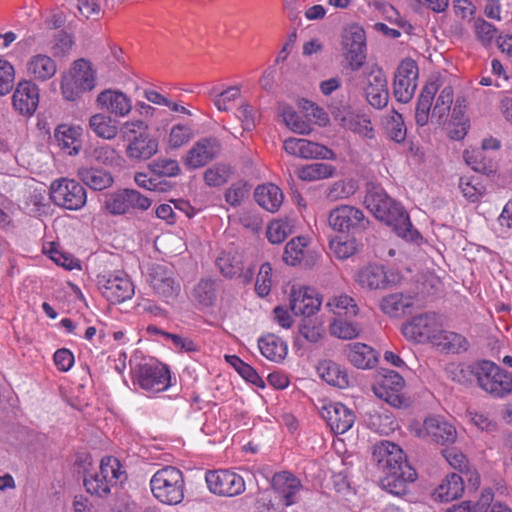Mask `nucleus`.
Wrapping results in <instances>:
<instances>
[{
    "instance_id": "obj_49",
    "label": "nucleus",
    "mask_w": 512,
    "mask_h": 512,
    "mask_svg": "<svg viewBox=\"0 0 512 512\" xmlns=\"http://www.w3.org/2000/svg\"><path fill=\"white\" fill-rule=\"evenodd\" d=\"M331 335L344 340L357 338L362 329L357 322H349L343 319H334L329 325Z\"/></svg>"
},
{
    "instance_id": "obj_10",
    "label": "nucleus",
    "mask_w": 512,
    "mask_h": 512,
    "mask_svg": "<svg viewBox=\"0 0 512 512\" xmlns=\"http://www.w3.org/2000/svg\"><path fill=\"white\" fill-rule=\"evenodd\" d=\"M147 281L154 293L166 303L173 302L181 292V283L175 272L165 265H152L148 269Z\"/></svg>"
},
{
    "instance_id": "obj_55",
    "label": "nucleus",
    "mask_w": 512,
    "mask_h": 512,
    "mask_svg": "<svg viewBox=\"0 0 512 512\" xmlns=\"http://www.w3.org/2000/svg\"><path fill=\"white\" fill-rule=\"evenodd\" d=\"M463 157L467 165L474 171L481 173H488L491 171L490 160L484 155L483 149H470L465 150Z\"/></svg>"
},
{
    "instance_id": "obj_3",
    "label": "nucleus",
    "mask_w": 512,
    "mask_h": 512,
    "mask_svg": "<svg viewBox=\"0 0 512 512\" xmlns=\"http://www.w3.org/2000/svg\"><path fill=\"white\" fill-rule=\"evenodd\" d=\"M126 479V471L119 459L106 456L101 459L98 471L85 474L84 487L87 493L102 498L108 496L113 487Z\"/></svg>"
},
{
    "instance_id": "obj_42",
    "label": "nucleus",
    "mask_w": 512,
    "mask_h": 512,
    "mask_svg": "<svg viewBox=\"0 0 512 512\" xmlns=\"http://www.w3.org/2000/svg\"><path fill=\"white\" fill-rule=\"evenodd\" d=\"M413 305V298L401 293L390 294L381 300L380 307L390 317H401Z\"/></svg>"
},
{
    "instance_id": "obj_39",
    "label": "nucleus",
    "mask_w": 512,
    "mask_h": 512,
    "mask_svg": "<svg viewBox=\"0 0 512 512\" xmlns=\"http://www.w3.org/2000/svg\"><path fill=\"white\" fill-rule=\"evenodd\" d=\"M81 135L79 127H72L69 125H59L55 132L54 137L58 146L67 151L69 155H76L79 153L81 144L79 137Z\"/></svg>"
},
{
    "instance_id": "obj_21",
    "label": "nucleus",
    "mask_w": 512,
    "mask_h": 512,
    "mask_svg": "<svg viewBox=\"0 0 512 512\" xmlns=\"http://www.w3.org/2000/svg\"><path fill=\"white\" fill-rule=\"evenodd\" d=\"M405 385L403 377L392 370H384L380 373L373 385V392L379 398L393 407L402 405L401 390Z\"/></svg>"
},
{
    "instance_id": "obj_56",
    "label": "nucleus",
    "mask_w": 512,
    "mask_h": 512,
    "mask_svg": "<svg viewBox=\"0 0 512 512\" xmlns=\"http://www.w3.org/2000/svg\"><path fill=\"white\" fill-rule=\"evenodd\" d=\"M194 298L204 306L213 304L216 298L215 282L210 279H202L194 288Z\"/></svg>"
},
{
    "instance_id": "obj_26",
    "label": "nucleus",
    "mask_w": 512,
    "mask_h": 512,
    "mask_svg": "<svg viewBox=\"0 0 512 512\" xmlns=\"http://www.w3.org/2000/svg\"><path fill=\"white\" fill-rule=\"evenodd\" d=\"M321 414L336 434H344L351 429L356 418L353 410L340 402H331L324 405Z\"/></svg>"
},
{
    "instance_id": "obj_18",
    "label": "nucleus",
    "mask_w": 512,
    "mask_h": 512,
    "mask_svg": "<svg viewBox=\"0 0 512 512\" xmlns=\"http://www.w3.org/2000/svg\"><path fill=\"white\" fill-rule=\"evenodd\" d=\"M373 460L383 473L392 472L402 469L404 464H409L402 448L390 441H380L373 447Z\"/></svg>"
},
{
    "instance_id": "obj_63",
    "label": "nucleus",
    "mask_w": 512,
    "mask_h": 512,
    "mask_svg": "<svg viewBox=\"0 0 512 512\" xmlns=\"http://www.w3.org/2000/svg\"><path fill=\"white\" fill-rule=\"evenodd\" d=\"M291 232V225L287 221L275 220L268 225L266 235L271 243L279 244L283 242Z\"/></svg>"
},
{
    "instance_id": "obj_32",
    "label": "nucleus",
    "mask_w": 512,
    "mask_h": 512,
    "mask_svg": "<svg viewBox=\"0 0 512 512\" xmlns=\"http://www.w3.org/2000/svg\"><path fill=\"white\" fill-rule=\"evenodd\" d=\"M336 120L340 121L341 125L365 138L372 139L374 137V129L371 121L365 115H360L349 108L339 110L335 115Z\"/></svg>"
},
{
    "instance_id": "obj_11",
    "label": "nucleus",
    "mask_w": 512,
    "mask_h": 512,
    "mask_svg": "<svg viewBox=\"0 0 512 512\" xmlns=\"http://www.w3.org/2000/svg\"><path fill=\"white\" fill-rule=\"evenodd\" d=\"M151 200L133 189H122L106 196L104 207L111 215H124L135 210L145 211Z\"/></svg>"
},
{
    "instance_id": "obj_13",
    "label": "nucleus",
    "mask_w": 512,
    "mask_h": 512,
    "mask_svg": "<svg viewBox=\"0 0 512 512\" xmlns=\"http://www.w3.org/2000/svg\"><path fill=\"white\" fill-rule=\"evenodd\" d=\"M343 55L353 71L359 70L366 60V35L362 27L352 24L342 33Z\"/></svg>"
},
{
    "instance_id": "obj_43",
    "label": "nucleus",
    "mask_w": 512,
    "mask_h": 512,
    "mask_svg": "<svg viewBox=\"0 0 512 512\" xmlns=\"http://www.w3.org/2000/svg\"><path fill=\"white\" fill-rule=\"evenodd\" d=\"M335 171V167L330 164L316 162L300 167L297 170V176L303 181L313 182L330 178Z\"/></svg>"
},
{
    "instance_id": "obj_53",
    "label": "nucleus",
    "mask_w": 512,
    "mask_h": 512,
    "mask_svg": "<svg viewBox=\"0 0 512 512\" xmlns=\"http://www.w3.org/2000/svg\"><path fill=\"white\" fill-rule=\"evenodd\" d=\"M151 172L158 177H175L180 173V166L177 160L158 158L149 164Z\"/></svg>"
},
{
    "instance_id": "obj_60",
    "label": "nucleus",
    "mask_w": 512,
    "mask_h": 512,
    "mask_svg": "<svg viewBox=\"0 0 512 512\" xmlns=\"http://www.w3.org/2000/svg\"><path fill=\"white\" fill-rule=\"evenodd\" d=\"M216 265L223 276L233 278L240 275L243 267L242 262L234 256L222 253L216 260Z\"/></svg>"
},
{
    "instance_id": "obj_25",
    "label": "nucleus",
    "mask_w": 512,
    "mask_h": 512,
    "mask_svg": "<svg viewBox=\"0 0 512 512\" xmlns=\"http://www.w3.org/2000/svg\"><path fill=\"white\" fill-rule=\"evenodd\" d=\"M39 87L29 80L20 81L12 95V106L22 116H32L39 105Z\"/></svg>"
},
{
    "instance_id": "obj_17",
    "label": "nucleus",
    "mask_w": 512,
    "mask_h": 512,
    "mask_svg": "<svg viewBox=\"0 0 512 512\" xmlns=\"http://www.w3.org/2000/svg\"><path fill=\"white\" fill-rule=\"evenodd\" d=\"M205 480L210 492L219 496L233 497L245 491L244 479L230 470L208 471Z\"/></svg>"
},
{
    "instance_id": "obj_23",
    "label": "nucleus",
    "mask_w": 512,
    "mask_h": 512,
    "mask_svg": "<svg viewBox=\"0 0 512 512\" xmlns=\"http://www.w3.org/2000/svg\"><path fill=\"white\" fill-rule=\"evenodd\" d=\"M221 151L220 141L216 137H203L197 140L187 151L184 164L189 169H197L214 160Z\"/></svg>"
},
{
    "instance_id": "obj_9",
    "label": "nucleus",
    "mask_w": 512,
    "mask_h": 512,
    "mask_svg": "<svg viewBox=\"0 0 512 512\" xmlns=\"http://www.w3.org/2000/svg\"><path fill=\"white\" fill-rule=\"evenodd\" d=\"M50 199L60 207L79 210L86 204L87 193L77 181L61 178L51 183Z\"/></svg>"
},
{
    "instance_id": "obj_36",
    "label": "nucleus",
    "mask_w": 512,
    "mask_h": 512,
    "mask_svg": "<svg viewBox=\"0 0 512 512\" xmlns=\"http://www.w3.org/2000/svg\"><path fill=\"white\" fill-rule=\"evenodd\" d=\"M26 68L28 75L39 81H46L52 78L57 71L55 61L44 54L32 56L28 60Z\"/></svg>"
},
{
    "instance_id": "obj_15",
    "label": "nucleus",
    "mask_w": 512,
    "mask_h": 512,
    "mask_svg": "<svg viewBox=\"0 0 512 512\" xmlns=\"http://www.w3.org/2000/svg\"><path fill=\"white\" fill-rule=\"evenodd\" d=\"M417 63L406 58L399 64L393 82V94L398 102L408 103L414 96L417 87Z\"/></svg>"
},
{
    "instance_id": "obj_19",
    "label": "nucleus",
    "mask_w": 512,
    "mask_h": 512,
    "mask_svg": "<svg viewBox=\"0 0 512 512\" xmlns=\"http://www.w3.org/2000/svg\"><path fill=\"white\" fill-rule=\"evenodd\" d=\"M283 149L287 154L301 159H336L333 150L305 138L289 137L284 140Z\"/></svg>"
},
{
    "instance_id": "obj_40",
    "label": "nucleus",
    "mask_w": 512,
    "mask_h": 512,
    "mask_svg": "<svg viewBox=\"0 0 512 512\" xmlns=\"http://www.w3.org/2000/svg\"><path fill=\"white\" fill-rule=\"evenodd\" d=\"M261 354L274 362L282 361L287 355V344L274 334H267L258 340Z\"/></svg>"
},
{
    "instance_id": "obj_50",
    "label": "nucleus",
    "mask_w": 512,
    "mask_h": 512,
    "mask_svg": "<svg viewBox=\"0 0 512 512\" xmlns=\"http://www.w3.org/2000/svg\"><path fill=\"white\" fill-rule=\"evenodd\" d=\"M357 188V183L352 179L339 180L329 187L327 198L330 201L344 200L354 195Z\"/></svg>"
},
{
    "instance_id": "obj_47",
    "label": "nucleus",
    "mask_w": 512,
    "mask_h": 512,
    "mask_svg": "<svg viewBox=\"0 0 512 512\" xmlns=\"http://www.w3.org/2000/svg\"><path fill=\"white\" fill-rule=\"evenodd\" d=\"M89 125L97 136L104 139L111 140L118 133L116 122L111 117L103 114L93 115L90 118Z\"/></svg>"
},
{
    "instance_id": "obj_52",
    "label": "nucleus",
    "mask_w": 512,
    "mask_h": 512,
    "mask_svg": "<svg viewBox=\"0 0 512 512\" xmlns=\"http://www.w3.org/2000/svg\"><path fill=\"white\" fill-rule=\"evenodd\" d=\"M330 249L339 259H347L357 252V243L354 238L338 236L330 241Z\"/></svg>"
},
{
    "instance_id": "obj_22",
    "label": "nucleus",
    "mask_w": 512,
    "mask_h": 512,
    "mask_svg": "<svg viewBox=\"0 0 512 512\" xmlns=\"http://www.w3.org/2000/svg\"><path fill=\"white\" fill-rule=\"evenodd\" d=\"M322 298L313 289L302 285H293L289 295V305L294 315L310 317L321 307Z\"/></svg>"
},
{
    "instance_id": "obj_51",
    "label": "nucleus",
    "mask_w": 512,
    "mask_h": 512,
    "mask_svg": "<svg viewBox=\"0 0 512 512\" xmlns=\"http://www.w3.org/2000/svg\"><path fill=\"white\" fill-rule=\"evenodd\" d=\"M209 95L213 97L214 105L220 111H227L229 103L235 101L240 96V89L236 86H231L224 91H220L217 87H212Z\"/></svg>"
},
{
    "instance_id": "obj_41",
    "label": "nucleus",
    "mask_w": 512,
    "mask_h": 512,
    "mask_svg": "<svg viewBox=\"0 0 512 512\" xmlns=\"http://www.w3.org/2000/svg\"><path fill=\"white\" fill-rule=\"evenodd\" d=\"M433 346L437 347L440 351L460 353L468 349L469 342L462 334L444 330L442 326L438 333L437 341L434 342Z\"/></svg>"
},
{
    "instance_id": "obj_34",
    "label": "nucleus",
    "mask_w": 512,
    "mask_h": 512,
    "mask_svg": "<svg viewBox=\"0 0 512 512\" xmlns=\"http://www.w3.org/2000/svg\"><path fill=\"white\" fill-rule=\"evenodd\" d=\"M317 372L319 376L329 385L338 387L340 389H345L350 384L346 369L334 361H321L317 366Z\"/></svg>"
},
{
    "instance_id": "obj_6",
    "label": "nucleus",
    "mask_w": 512,
    "mask_h": 512,
    "mask_svg": "<svg viewBox=\"0 0 512 512\" xmlns=\"http://www.w3.org/2000/svg\"><path fill=\"white\" fill-rule=\"evenodd\" d=\"M133 383L148 394H156L171 386L168 367L154 360L137 364L132 369Z\"/></svg>"
},
{
    "instance_id": "obj_64",
    "label": "nucleus",
    "mask_w": 512,
    "mask_h": 512,
    "mask_svg": "<svg viewBox=\"0 0 512 512\" xmlns=\"http://www.w3.org/2000/svg\"><path fill=\"white\" fill-rule=\"evenodd\" d=\"M193 136L192 129L183 124L174 125L169 134L168 144L170 148L177 149L190 141Z\"/></svg>"
},
{
    "instance_id": "obj_14",
    "label": "nucleus",
    "mask_w": 512,
    "mask_h": 512,
    "mask_svg": "<svg viewBox=\"0 0 512 512\" xmlns=\"http://www.w3.org/2000/svg\"><path fill=\"white\" fill-rule=\"evenodd\" d=\"M401 275L394 270L386 269L383 265L369 264L361 268L355 281L365 290L387 289L400 282Z\"/></svg>"
},
{
    "instance_id": "obj_2",
    "label": "nucleus",
    "mask_w": 512,
    "mask_h": 512,
    "mask_svg": "<svg viewBox=\"0 0 512 512\" xmlns=\"http://www.w3.org/2000/svg\"><path fill=\"white\" fill-rule=\"evenodd\" d=\"M147 130L142 120L127 121L121 126V138L127 143L125 153L131 161H146L158 152V141Z\"/></svg>"
},
{
    "instance_id": "obj_28",
    "label": "nucleus",
    "mask_w": 512,
    "mask_h": 512,
    "mask_svg": "<svg viewBox=\"0 0 512 512\" xmlns=\"http://www.w3.org/2000/svg\"><path fill=\"white\" fill-rule=\"evenodd\" d=\"M317 255L308 248V240L305 237L291 239L285 246L283 260L286 264L296 266L304 264L313 265Z\"/></svg>"
},
{
    "instance_id": "obj_48",
    "label": "nucleus",
    "mask_w": 512,
    "mask_h": 512,
    "mask_svg": "<svg viewBox=\"0 0 512 512\" xmlns=\"http://www.w3.org/2000/svg\"><path fill=\"white\" fill-rule=\"evenodd\" d=\"M453 95L454 93L451 86H445L441 90L431 112L432 119H436L438 123L446 119L453 103Z\"/></svg>"
},
{
    "instance_id": "obj_57",
    "label": "nucleus",
    "mask_w": 512,
    "mask_h": 512,
    "mask_svg": "<svg viewBox=\"0 0 512 512\" xmlns=\"http://www.w3.org/2000/svg\"><path fill=\"white\" fill-rule=\"evenodd\" d=\"M459 188L463 196L470 202L478 201L485 192L484 186L474 177H462Z\"/></svg>"
},
{
    "instance_id": "obj_46",
    "label": "nucleus",
    "mask_w": 512,
    "mask_h": 512,
    "mask_svg": "<svg viewBox=\"0 0 512 512\" xmlns=\"http://www.w3.org/2000/svg\"><path fill=\"white\" fill-rule=\"evenodd\" d=\"M326 308L338 316L354 317L359 312L355 300L346 294L331 297L326 303Z\"/></svg>"
},
{
    "instance_id": "obj_1",
    "label": "nucleus",
    "mask_w": 512,
    "mask_h": 512,
    "mask_svg": "<svg viewBox=\"0 0 512 512\" xmlns=\"http://www.w3.org/2000/svg\"><path fill=\"white\" fill-rule=\"evenodd\" d=\"M364 202L376 218L385 222L401 238L416 241L420 234L413 228L404 208L390 198L384 189L377 185L369 187Z\"/></svg>"
},
{
    "instance_id": "obj_20",
    "label": "nucleus",
    "mask_w": 512,
    "mask_h": 512,
    "mask_svg": "<svg viewBox=\"0 0 512 512\" xmlns=\"http://www.w3.org/2000/svg\"><path fill=\"white\" fill-rule=\"evenodd\" d=\"M329 225L338 232H356L364 229L366 220L359 208L350 205H340L329 213Z\"/></svg>"
},
{
    "instance_id": "obj_61",
    "label": "nucleus",
    "mask_w": 512,
    "mask_h": 512,
    "mask_svg": "<svg viewBox=\"0 0 512 512\" xmlns=\"http://www.w3.org/2000/svg\"><path fill=\"white\" fill-rule=\"evenodd\" d=\"M473 28L477 40L483 46L491 45L497 34V28L493 24L478 18L474 21Z\"/></svg>"
},
{
    "instance_id": "obj_37",
    "label": "nucleus",
    "mask_w": 512,
    "mask_h": 512,
    "mask_svg": "<svg viewBox=\"0 0 512 512\" xmlns=\"http://www.w3.org/2000/svg\"><path fill=\"white\" fill-rule=\"evenodd\" d=\"M464 492V481L456 473L447 475L440 485L435 489L433 496L436 500L449 502L462 496Z\"/></svg>"
},
{
    "instance_id": "obj_45",
    "label": "nucleus",
    "mask_w": 512,
    "mask_h": 512,
    "mask_svg": "<svg viewBox=\"0 0 512 512\" xmlns=\"http://www.w3.org/2000/svg\"><path fill=\"white\" fill-rule=\"evenodd\" d=\"M281 116L286 127L294 133L306 135L312 130L310 123L288 105L281 106Z\"/></svg>"
},
{
    "instance_id": "obj_4",
    "label": "nucleus",
    "mask_w": 512,
    "mask_h": 512,
    "mask_svg": "<svg viewBox=\"0 0 512 512\" xmlns=\"http://www.w3.org/2000/svg\"><path fill=\"white\" fill-rule=\"evenodd\" d=\"M149 486L153 497L166 505L180 504L185 496L184 475L174 466H164L157 470Z\"/></svg>"
},
{
    "instance_id": "obj_35",
    "label": "nucleus",
    "mask_w": 512,
    "mask_h": 512,
    "mask_svg": "<svg viewBox=\"0 0 512 512\" xmlns=\"http://www.w3.org/2000/svg\"><path fill=\"white\" fill-rule=\"evenodd\" d=\"M256 202L269 212H276L283 203L284 195L281 189L272 183L259 185L254 192Z\"/></svg>"
},
{
    "instance_id": "obj_33",
    "label": "nucleus",
    "mask_w": 512,
    "mask_h": 512,
    "mask_svg": "<svg viewBox=\"0 0 512 512\" xmlns=\"http://www.w3.org/2000/svg\"><path fill=\"white\" fill-rule=\"evenodd\" d=\"M440 82L438 78H431L424 88L422 89L416 106L415 121L419 126H425L430 117V110L432 107L433 99L440 89Z\"/></svg>"
},
{
    "instance_id": "obj_59",
    "label": "nucleus",
    "mask_w": 512,
    "mask_h": 512,
    "mask_svg": "<svg viewBox=\"0 0 512 512\" xmlns=\"http://www.w3.org/2000/svg\"><path fill=\"white\" fill-rule=\"evenodd\" d=\"M231 168L227 165H215L204 173V181L208 186L218 187L225 184L231 176Z\"/></svg>"
},
{
    "instance_id": "obj_31",
    "label": "nucleus",
    "mask_w": 512,
    "mask_h": 512,
    "mask_svg": "<svg viewBox=\"0 0 512 512\" xmlns=\"http://www.w3.org/2000/svg\"><path fill=\"white\" fill-rule=\"evenodd\" d=\"M385 477L382 479V485L391 494L400 496L408 492V485L416 480L417 474L415 469L409 464H404L402 469L392 472L384 473Z\"/></svg>"
},
{
    "instance_id": "obj_30",
    "label": "nucleus",
    "mask_w": 512,
    "mask_h": 512,
    "mask_svg": "<svg viewBox=\"0 0 512 512\" xmlns=\"http://www.w3.org/2000/svg\"><path fill=\"white\" fill-rule=\"evenodd\" d=\"M344 354L348 361L358 369H371L378 362L377 352L365 343L347 344L344 348Z\"/></svg>"
},
{
    "instance_id": "obj_54",
    "label": "nucleus",
    "mask_w": 512,
    "mask_h": 512,
    "mask_svg": "<svg viewBox=\"0 0 512 512\" xmlns=\"http://www.w3.org/2000/svg\"><path fill=\"white\" fill-rule=\"evenodd\" d=\"M385 128L389 138L397 143H401L405 140L406 129L402 115L396 111H392L385 122Z\"/></svg>"
},
{
    "instance_id": "obj_8",
    "label": "nucleus",
    "mask_w": 512,
    "mask_h": 512,
    "mask_svg": "<svg viewBox=\"0 0 512 512\" xmlns=\"http://www.w3.org/2000/svg\"><path fill=\"white\" fill-rule=\"evenodd\" d=\"M443 323L439 315L427 312L414 316L402 326L406 339L416 343H431L437 341L438 333Z\"/></svg>"
},
{
    "instance_id": "obj_44",
    "label": "nucleus",
    "mask_w": 512,
    "mask_h": 512,
    "mask_svg": "<svg viewBox=\"0 0 512 512\" xmlns=\"http://www.w3.org/2000/svg\"><path fill=\"white\" fill-rule=\"evenodd\" d=\"M446 374L449 379L462 385L477 379L478 364L450 363L446 366Z\"/></svg>"
},
{
    "instance_id": "obj_27",
    "label": "nucleus",
    "mask_w": 512,
    "mask_h": 512,
    "mask_svg": "<svg viewBox=\"0 0 512 512\" xmlns=\"http://www.w3.org/2000/svg\"><path fill=\"white\" fill-rule=\"evenodd\" d=\"M420 437H429L431 440L440 443H452L457 437L455 427L441 416H429L425 418L423 427L418 430Z\"/></svg>"
},
{
    "instance_id": "obj_12",
    "label": "nucleus",
    "mask_w": 512,
    "mask_h": 512,
    "mask_svg": "<svg viewBox=\"0 0 512 512\" xmlns=\"http://www.w3.org/2000/svg\"><path fill=\"white\" fill-rule=\"evenodd\" d=\"M101 294L113 304L129 300L134 295V285L124 272H114L97 276Z\"/></svg>"
},
{
    "instance_id": "obj_5",
    "label": "nucleus",
    "mask_w": 512,
    "mask_h": 512,
    "mask_svg": "<svg viewBox=\"0 0 512 512\" xmlns=\"http://www.w3.org/2000/svg\"><path fill=\"white\" fill-rule=\"evenodd\" d=\"M96 86V74L92 65L85 59L76 60L62 76L61 93L67 101H77L82 94Z\"/></svg>"
},
{
    "instance_id": "obj_7",
    "label": "nucleus",
    "mask_w": 512,
    "mask_h": 512,
    "mask_svg": "<svg viewBox=\"0 0 512 512\" xmlns=\"http://www.w3.org/2000/svg\"><path fill=\"white\" fill-rule=\"evenodd\" d=\"M478 385L491 396L502 398L512 392V375L490 361L478 363Z\"/></svg>"
},
{
    "instance_id": "obj_29",
    "label": "nucleus",
    "mask_w": 512,
    "mask_h": 512,
    "mask_svg": "<svg viewBox=\"0 0 512 512\" xmlns=\"http://www.w3.org/2000/svg\"><path fill=\"white\" fill-rule=\"evenodd\" d=\"M97 103L102 109L118 117L127 116L132 110L130 98L121 91L108 89L97 96Z\"/></svg>"
},
{
    "instance_id": "obj_16",
    "label": "nucleus",
    "mask_w": 512,
    "mask_h": 512,
    "mask_svg": "<svg viewBox=\"0 0 512 512\" xmlns=\"http://www.w3.org/2000/svg\"><path fill=\"white\" fill-rule=\"evenodd\" d=\"M365 76V96L371 106L377 109L384 108L389 100L388 82L381 67L372 65L367 67Z\"/></svg>"
},
{
    "instance_id": "obj_62",
    "label": "nucleus",
    "mask_w": 512,
    "mask_h": 512,
    "mask_svg": "<svg viewBox=\"0 0 512 512\" xmlns=\"http://www.w3.org/2000/svg\"><path fill=\"white\" fill-rule=\"evenodd\" d=\"M510 0H487L484 7V14L492 20L501 21L503 17L510 14Z\"/></svg>"
},
{
    "instance_id": "obj_38",
    "label": "nucleus",
    "mask_w": 512,
    "mask_h": 512,
    "mask_svg": "<svg viewBox=\"0 0 512 512\" xmlns=\"http://www.w3.org/2000/svg\"><path fill=\"white\" fill-rule=\"evenodd\" d=\"M79 179L89 188L101 191L113 185L112 175L103 169L82 167L78 170Z\"/></svg>"
},
{
    "instance_id": "obj_58",
    "label": "nucleus",
    "mask_w": 512,
    "mask_h": 512,
    "mask_svg": "<svg viewBox=\"0 0 512 512\" xmlns=\"http://www.w3.org/2000/svg\"><path fill=\"white\" fill-rule=\"evenodd\" d=\"M299 333L309 342L316 343L321 340L325 334V329L321 322L309 317H305L299 326Z\"/></svg>"
},
{
    "instance_id": "obj_24",
    "label": "nucleus",
    "mask_w": 512,
    "mask_h": 512,
    "mask_svg": "<svg viewBox=\"0 0 512 512\" xmlns=\"http://www.w3.org/2000/svg\"><path fill=\"white\" fill-rule=\"evenodd\" d=\"M271 485L283 506L290 507L298 503L303 485L294 474L288 471L275 473Z\"/></svg>"
}]
</instances>
